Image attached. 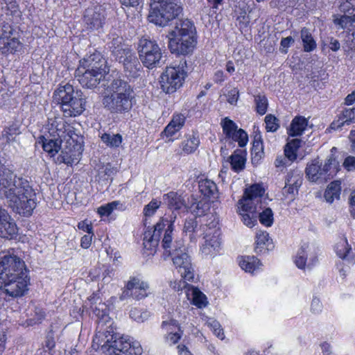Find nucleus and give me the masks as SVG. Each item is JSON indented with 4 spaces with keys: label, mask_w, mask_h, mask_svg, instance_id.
<instances>
[{
    "label": "nucleus",
    "mask_w": 355,
    "mask_h": 355,
    "mask_svg": "<svg viewBox=\"0 0 355 355\" xmlns=\"http://www.w3.org/2000/svg\"><path fill=\"white\" fill-rule=\"evenodd\" d=\"M35 193L29 181L0 163V198H5L14 211L30 216L36 207Z\"/></svg>",
    "instance_id": "1"
},
{
    "label": "nucleus",
    "mask_w": 355,
    "mask_h": 355,
    "mask_svg": "<svg viewBox=\"0 0 355 355\" xmlns=\"http://www.w3.org/2000/svg\"><path fill=\"white\" fill-rule=\"evenodd\" d=\"M28 269L18 249L0 252V290L13 298L21 297L28 291Z\"/></svg>",
    "instance_id": "2"
},
{
    "label": "nucleus",
    "mask_w": 355,
    "mask_h": 355,
    "mask_svg": "<svg viewBox=\"0 0 355 355\" xmlns=\"http://www.w3.org/2000/svg\"><path fill=\"white\" fill-rule=\"evenodd\" d=\"M133 89L128 82L114 79L107 86L103 97L104 107L112 114H125L132 107Z\"/></svg>",
    "instance_id": "3"
},
{
    "label": "nucleus",
    "mask_w": 355,
    "mask_h": 355,
    "mask_svg": "<svg viewBox=\"0 0 355 355\" xmlns=\"http://www.w3.org/2000/svg\"><path fill=\"white\" fill-rule=\"evenodd\" d=\"M176 214L173 212L170 216V219L167 218H162L161 220L154 226V230H147L144 234L143 245L146 250L149 251L150 254L156 252V249L159 245L161 237V233L164 230V234L162 241V246L168 255L174 252V250L179 246V243L182 241L173 242L172 232L173 225L176 218Z\"/></svg>",
    "instance_id": "4"
},
{
    "label": "nucleus",
    "mask_w": 355,
    "mask_h": 355,
    "mask_svg": "<svg viewBox=\"0 0 355 355\" xmlns=\"http://www.w3.org/2000/svg\"><path fill=\"white\" fill-rule=\"evenodd\" d=\"M104 322H98L99 337L105 336V340L102 345V350L109 355H119L120 353L128 355H141L143 352L140 344L137 342L130 343L128 339L114 333L112 325L104 328Z\"/></svg>",
    "instance_id": "5"
},
{
    "label": "nucleus",
    "mask_w": 355,
    "mask_h": 355,
    "mask_svg": "<svg viewBox=\"0 0 355 355\" xmlns=\"http://www.w3.org/2000/svg\"><path fill=\"white\" fill-rule=\"evenodd\" d=\"M195 33L196 28L191 21L179 20L168 34V48L171 53L178 55L191 53L196 42Z\"/></svg>",
    "instance_id": "6"
},
{
    "label": "nucleus",
    "mask_w": 355,
    "mask_h": 355,
    "mask_svg": "<svg viewBox=\"0 0 355 355\" xmlns=\"http://www.w3.org/2000/svg\"><path fill=\"white\" fill-rule=\"evenodd\" d=\"M106 73L105 59L100 54H94L80 61L76 77L83 87L93 88L100 83Z\"/></svg>",
    "instance_id": "7"
},
{
    "label": "nucleus",
    "mask_w": 355,
    "mask_h": 355,
    "mask_svg": "<svg viewBox=\"0 0 355 355\" xmlns=\"http://www.w3.org/2000/svg\"><path fill=\"white\" fill-rule=\"evenodd\" d=\"M53 101L60 104L66 117H74L85 110V98L80 90L75 91L71 85H60L53 93Z\"/></svg>",
    "instance_id": "8"
},
{
    "label": "nucleus",
    "mask_w": 355,
    "mask_h": 355,
    "mask_svg": "<svg viewBox=\"0 0 355 355\" xmlns=\"http://www.w3.org/2000/svg\"><path fill=\"white\" fill-rule=\"evenodd\" d=\"M264 193L263 188L254 184L245 190L243 198L239 200L243 213L241 214L244 224L250 227L257 222V211L262 209L261 197Z\"/></svg>",
    "instance_id": "9"
},
{
    "label": "nucleus",
    "mask_w": 355,
    "mask_h": 355,
    "mask_svg": "<svg viewBox=\"0 0 355 355\" xmlns=\"http://www.w3.org/2000/svg\"><path fill=\"white\" fill-rule=\"evenodd\" d=\"M181 12L182 7L176 0H151L148 20L155 25L165 26Z\"/></svg>",
    "instance_id": "10"
},
{
    "label": "nucleus",
    "mask_w": 355,
    "mask_h": 355,
    "mask_svg": "<svg viewBox=\"0 0 355 355\" xmlns=\"http://www.w3.org/2000/svg\"><path fill=\"white\" fill-rule=\"evenodd\" d=\"M187 64L185 60L174 62L167 67L161 76V88L166 94L175 92L182 86L185 77Z\"/></svg>",
    "instance_id": "11"
},
{
    "label": "nucleus",
    "mask_w": 355,
    "mask_h": 355,
    "mask_svg": "<svg viewBox=\"0 0 355 355\" xmlns=\"http://www.w3.org/2000/svg\"><path fill=\"white\" fill-rule=\"evenodd\" d=\"M139 54L141 62L148 68L156 67L161 63L162 53L155 41L141 38L139 44Z\"/></svg>",
    "instance_id": "12"
},
{
    "label": "nucleus",
    "mask_w": 355,
    "mask_h": 355,
    "mask_svg": "<svg viewBox=\"0 0 355 355\" xmlns=\"http://www.w3.org/2000/svg\"><path fill=\"white\" fill-rule=\"evenodd\" d=\"M173 256V262L180 273L182 278L193 282L194 279V269L191 262L190 257L185 252V248L183 243H179L174 252L171 254Z\"/></svg>",
    "instance_id": "13"
},
{
    "label": "nucleus",
    "mask_w": 355,
    "mask_h": 355,
    "mask_svg": "<svg viewBox=\"0 0 355 355\" xmlns=\"http://www.w3.org/2000/svg\"><path fill=\"white\" fill-rule=\"evenodd\" d=\"M49 133L51 137L64 142L82 140V137L75 132V128L63 119H54L49 124Z\"/></svg>",
    "instance_id": "14"
},
{
    "label": "nucleus",
    "mask_w": 355,
    "mask_h": 355,
    "mask_svg": "<svg viewBox=\"0 0 355 355\" xmlns=\"http://www.w3.org/2000/svg\"><path fill=\"white\" fill-rule=\"evenodd\" d=\"M83 139L76 141H69L64 142V146L61 147V153L57 157V162L64 163L71 166L74 163H78L80 159L83 151Z\"/></svg>",
    "instance_id": "15"
},
{
    "label": "nucleus",
    "mask_w": 355,
    "mask_h": 355,
    "mask_svg": "<svg viewBox=\"0 0 355 355\" xmlns=\"http://www.w3.org/2000/svg\"><path fill=\"white\" fill-rule=\"evenodd\" d=\"M334 162H335V159L332 157L327 159L323 166L319 160L313 161L306 168V175L308 179L311 182L327 181L330 178L331 173L329 172Z\"/></svg>",
    "instance_id": "16"
},
{
    "label": "nucleus",
    "mask_w": 355,
    "mask_h": 355,
    "mask_svg": "<svg viewBox=\"0 0 355 355\" xmlns=\"http://www.w3.org/2000/svg\"><path fill=\"white\" fill-rule=\"evenodd\" d=\"M149 285L147 282L141 281L137 277H132L128 281L121 295V300H124L130 297L137 300H140L147 297L150 293Z\"/></svg>",
    "instance_id": "17"
},
{
    "label": "nucleus",
    "mask_w": 355,
    "mask_h": 355,
    "mask_svg": "<svg viewBox=\"0 0 355 355\" xmlns=\"http://www.w3.org/2000/svg\"><path fill=\"white\" fill-rule=\"evenodd\" d=\"M105 11L101 6H94L85 10L84 21L87 28L97 30L103 26Z\"/></svg>",
    "instance_id": "18"
},
{
    "label": "nucleus",
    "mask_w": 355,
    "mask_h": 355,
    "mask_svg": "<svg viewBox=\"0 0 355 355\" xmlns=\"http://www.w3.org/2000/svg\"><path fill=\"white\" fill-rule=\"evenodd\" d=\"M116 60L123 63L124 73L127 77L135 78L140 75L141 65L132 50L125 51L121 58H118Z\"/></svg>",
    "instance_id": "19"
},
{
    "label": "nucleus",
    "mask_w": 355,
    "mask_h": 355,
    "mask_svg": "<svg viewBox=\"0 0 355 355\" xmlns=\"http://www.w3.org/2000/svg\"><path fill=\"white\" fill-rule=\"evenodd\" d=\"M220 248V232L218 230L206 232L205 243L201 247V252L205 256H215Z\"/></svg>",
    "instance_id": "20"
},
{
    "label": "nucleus",
    "mask_w": 355,
    "mask_h": 355,
    "mask_svg": "<svg viewBox=\"0 0 355 355\" xmlns=\"http://www.w3.org/2000/svg\"><path fill=\"white\" fill-rule=\"evenodd\" d=\"M107 40V45L116 59L121 58L125 51L131 50L123 42V38L114 33L108 35Z\"/></svg>",
    "instance_id": "21"
},
{
    "label": "nucleus",
    "mask_w": 355,
    "mask_h": 355,
    "mask_svg": "<svg viewBox=\"0 0 355 355\" xmlns=\"http://www.w3.org/2000/svg\"><path fill=\"white\" fill-rule=\"evenodd\" d=\"M302 175L298 171L290 172L287 175L285 187L283 189V194L286 197H288L289 195L293 197L297 193L298 189L302 185Z\"/></svg>",
    "instance_id": "22"
},
{
    "label": "nucleus",
    "mask_w": 355,
    "mask_h": 355,
    "mask_svg": "<svg viewBox=\"0 0 355 355\" xmlns=\"http://www.w3.org/2000/svg\"><path fill=\"white\" fill-rule=\"evenodd\" d=\"M162 200L170 209L180 210L186 207V202L182 196L175 191H170L164 194Z\"/></svg>",
    "instance_id": "23"
},
{
    "label": "nucleus",
    "mask_w": 355,
    "mask_h": 355,
    "mask_svg": "<svg viewBox=\"0 0 355 355\" xmlns=\"http://www.w3.org/2000/svg\"><path fill=\"white\" fill-rule=\"evenodd\" d=\"M7 216V218L0 220V236L11 239L17 234L18 229L15 221L8 213Z\"/></svg>",
    "instance_id": "24"
},
{
    "label": "nucleus",
    "mask_w": 355,
    "mask_h": 355,
    "mask_svg": "<svg viewBox=\"0 0 355 355\" xmlns=\"http://www.w3.org/2000/svg\"><path fill=\"white\" fill-rule=\"evenodd\" d=\"M272 244V239H270L268 232L261 230L257 232L254 248L257 254L268 251Z\"/></svg>",
    "instance_id": "25"
},
{
    "label": "nucleus",
    "mask_w": 355,
    "mask_h": 355,
    "mask_svg": "<svg viewBox=\"0 0 355 355\" xmlns=\"http://www.w3.org/2000/svg\"><path fill=\"white\" fill-rule=\"evenodd\" d=\"M162 327L163 329L168 332L166 340L170 342L171 344L177 343L181 338V334L175 331V329L180 331L176 320H171L169 321H164Z\"/></svg>",
    "instance_id": "26"
},
{
    "label": "nucleus",
    "mask_w": 355,
    "mask_h": 355,
    "mask_svg": "<svg viewBox=\"0 0 355 355\" xmlns=\"http://www.w3.org/2000/svg\"><path fill=\"white\" fill-rule=\"evenodd\" d=\"M186 295L188 300L198 308L204 307L207 305V297L198 288L193 286H189L188 290L186 291Z\"/></svg>",
    "instance_id": "27"
},
{
    "label": "nucleus",
    "mask_w": 355,
    "mask_h": 355,
    "mask_svg": "<svg viewBox=\"0 0 355 355\" xmlns=\"http://www.w3.org/2000/svg\"><path fill=\"white\" fill-rule=\"evenodd\" d=\"M354 122H355V109H345L338 119L331 124V128L337 130Z\"/></svg>",
    "instance_id": "28"
},
{
    "label": "nucleus",
    "mask_w": 355,
    "mask_h": 355,
    "mask_svg": "<svg viewBox=\"0 0 355 355\" xmlns=\"http://www.w3.org/2000/svg\"><path fill=\"white\" fill-rule=\"evenodd\" d=\"M42 148L44 151L48 153L51 156H54L61 149L62 144L64 141L59 139L52 137H42Z\"/></svg>",
    "instance_id": "29"
},
{
    "label": "nucleus",
    "mask_w": 355,
    "mask_h": 355,
    "mask_svg": "<svg viewBox=\"0 0 355 355\" xmlns=\"http://www.w3.org/2000/svg\"><path fill=\"white\" fill-rule=\"evenodd\" d=\"M199 190L202 195L208 198L218 197V188L214 182L209 179L201 180L198 183Z\"/></svg>",
    "instance_id": "30"
},
{
    "label": "nucleus",
    "mask_w": 355,
    "mask_h": 355,
    "mask_svg": "<svg viewBox=\"0 0 355 355\" xmlns=\"http://www.w3.org/2000/svg\"><path fill=\"white\" fill-rule=\"evenodd\" d=\"M307 125V119L302 116H295L291 123V127L288 130L289 135L292 137L301 135Z\"/></svg>",
    "instance_id": "31"
},
{
    "label": "nucleus",
    "mask_w": 355,
    "mask_h": 355,
    "mask_svg": "<svg viewBox=\"0 0 355 355\" xmlns=\"http://www.w3.org/2000/svg\"><path fill=\"white\" fill-rule=\"evenodd\" d=\"M99 137L103 143L109 148H118L122 143V136L117 133L100 132Z\"/></svg>",
    "instance_id": "32"
},
{
    "label": "nucleus",
    "mask_w": 355,
    "mask_h": 355,
    "mask_svg": "<svg viewBox=\"0 0 355 355\" xmlns=\"http://www.w3.org/2000/svg\"><path fill=\"white\" fill-rule=\"evenodd\" d=\"M199 144L200 140L196 134H189L186 135V139L182 143V149L185 153L190 154L197 149Z\"/></svg>",
    "instance_id": "33"
},
{
    "label": "nucleus",
    "mask_w": 355,
    "mask_h": 355,
    "mask_svg": "<svg viewBox=\"0 0 355 355\" xmlns=\"http://www.w3.org/2000/svg\"><path fill=\"white\" fill-rule=\"evenodd\" d=\"M232 168L235 172H239L243 170L245 164V158L243 152L241 150H236L230 157Z\"/></svg>",
    "instance_id": "34"
},
{
    "label": "nucleus",
    "mask_w": 355,
    "mask_h": 355,
    "mask_svg": "<svg viewBox=\"0 0 355 355\" xmlns=\"http://www.w3.org/2000/svg\"><path fill=\"white\" fill-rule=\"evenodd\" d=\"M340 183L339 181L331 182L324 192V198L328 202H333L335 199L338 200L340 195Z\"/></svg>",
    "instance_id": "35"
},
{
    "label": "nucleus",
    "mask_w": 355,
    "mask_h": 355,
    "mask_svg": "<svg viewBox=\"0 0 355 355\" xmlns=\"http://www.w3.org/2000/svg\"><path fill=\"white\" fill-rule=\"evenodd\" d=\"M241 268L245 272H253L261 265L260 261L254 256L242 257L239 261Z\"/></svg>",
    "instance_id": "36"
},
{
    "label": "nucleus",
    "mask_w": 355,
    "mask_h": 355,
    "mask_svg": "<svg viewBox=\"0 0 355 355\" xmlns=\"http://www.w3.org/2000/svg\"><path fill=\"white\" fill-rule=\"evenodd\" d=\"M303 48L305 52H311L316 48V43L311 33L306 28H303L300 32Z\"/></svg>",
    "instance_id": "37"
},
{
    "label": "nucleus",
    "mask_w": 355,
    "mask_h": 355,
    "mask_svg": "<svg viewBox=\"0 0 355 355\" xmlns=\"http://www.w3.org/2000/svg\"><path fill=\"white\" fill-rule=\"evenodd\" d=\"M257 218H259V221L261 224L270 227L273 223V213L270 208H264L263 204L262 203V209L257 211Z\"/></svg>",
    "instance_id": "38"
},
{
    "label": "nucleus",
    "mask_w": 355,
    "mask_h": 355,
    "mask_svg": "<svg viewBox=\"0 0 355 355\" xmlns=\"http://www.w3.org/2000/svg\"><path fill=\"white\" fill-rule=\"evenodd\" d=\"M256 111L260 115L266 113L268 106V99L264 94H258L254 96Z\"/></svg>",
    "instance_id": "39"
},
{
    "label": "nucleus",
    "mask_w": 355,
    "mask_h": 355,
    "mask_svg": "<svg viewBox=\"0 0 355 355\" xmlns=\"http://www.w3.org/2000/svg\"><path fill=\"white\" fill-rule=\"evenodd\" d=\"M309 248V245L304 244L297 253L295 263L297 267L300 269H304L305 268Z\"/></svg>",
    "instance_id": "40"
},
{
    "label": "nucleus",
    "mask_w": 355,
    "mask_h": 355,
    "mask_svg": "<svg viewBox=\"0 0 355 355\" xmlns=\"http://www.w3.org/2000/svg\"><path fill=\"white\" fill-rule=\"evenodd\" d=\"M351 247L349 245L346 239H342L336 245V252L337 255L344 259L349 257Z\"/></svg>",
    "instance_id": "41"
},
{
    "label": "nucleus",
    "mask_w": 355,
    "mask_h": 355,
    "mask_svg": "<svg viewBox=\"0 0 355 355\" xmlns=\"http://www.w3.org/2000/svg\"><path fill=\"white\" fill-rule=\"evenodd\" d=\"M12 35V28L6 24L0 28V51L2 53Z\"/></svg>",
    "instance_id": "42"
},
{
    "label": "nucleus",
    "mask_w": 355,
    "mask_h": 355,
    "mask_svg": "<svg viewBox=\"0 0 355 355\" xmlns=\"http://www.w3.org/2000/svg\"><path fill=\"white\" fill-rule=\"evenodd\" d=\"M228 138L237 141L240 147H244L248 141V134L243 129L236 130Z\"/></svg>",
    "instance_id": "43"
},
{
    "label": "nucleus",
    "mask_w": 355,
    "mask_h": 355,
    "mask_svg": "<svg viewBox=\"0 0 355 355\" xmlns=\"http://www.w3.org/2000/svg\"><path fill=\"white\" fill-rule=\"evenodd\" d=\"M221 125L223 127V132L227 137H230L232 133L238 130L235 123L228 118H225L222 121Z\"/></svg>",
    "instance_id": "44"
},
{
    "label": "nucleus",
    "mask_w": 355,
    "mask_h": 355,
    "mask_svg": "<svg viewBox=\"0 0 355 355\" xmlns=\"http://www.w3.org/2000/svg\"><path fill=\"white\" fill-rule=\"evenodd\" d=\"M334 21L336 25L343 29H349L350 27L353 26L354 23L353 18L347 15H343L340 18H336Z\"/></svg>",
    "instance_id": "45"
},
{
    "label": "nucleus",
    "mask_w": 355,
    "mask_h": 355,
    "mask_svg": "<svg viewBox=\"0 0 355 355\" xmlns=\"http://www.w3.org/2000/svg\"><path fill=\"white\" fill-rule=\"evenodd\" d=\"M20 133L19 128L16 125H11L3 131V137L8 142L15 141L16 136Z\"/></svg>",
    "instance_id": "46"
},
{
    "label": "nucleus",
    "mask_w": 355,
    "mask_h": 355,
    "mask_svg": "<svg viewBox=\"0 0 355 355\" xmlns=\"http://www.w3.org/2000/svg\"><path fill=\"white\" fill-rule=\"evenodd\" d=\"M279 120L272 114L265 117L266 129L268 132H275L279 127Z\"/></svg>",
    "instance_id": "47"
},
{
    "label": "nucleus",
    "mask_w": 355,
    "mask_h": 355,
    "mask_svg": "<svg viewBox=\"0 0 355 355\" xmlns=\"http://www.w3.org/2000/svg\"><path fill=\"white\" fill-rule=\"evenodd\" d=\"M162 202L157 199H153L144 208V213L146 216H153L156 210L160 207Z\"/></svg>",
    "instance_id": "48"
},
{
    "label": "nucleus",
    "mask_w": 355,
    "mask_h": 355,
    "mask_svg": "<svg viewBox=\"0 0 355 355\" xmlns=\"http://www.w3.org/2000/svg\"><path fill=\"white\" fill-rule=\"evenodd\" d=\"M21 43L18 39L15 37H10L8 42L6 44L5 49H3L2 53H13L18 50L20 47Z\"/></svg>",
    "instance_id": "49"
},
{
    "label": "nucleus",
    "mask_w": 355,
    "mask_h": 355,
    "mask_svg": "<svg viewBox=\"0 0 355 355\" xmlns=\"http://www.w3.org/2000/svg\"><path fill=\"white\" fill-rule=\"evenodd\" d=\"M130 315L135 320L139 322H143L150 316V314L148 311H142L135 309L130 311Z\"/></svg>",
    "instance_id": "50"
},
{
    "label": "nucleus",
    "mask_w": 355,
    "mask_h": 355,
    "mask_svg": "<svg viewBox=\"0 0 355 355\" xmlns=\"http://www.w3.org/2000/svg\"><path fill=\"white\" fill-rule=\"evenodd\" d=\"M185 122V116L182 114H174L171 121L169 122L173 127L176 128V130H180Z\"/></svg>",
    "instance_id": "51"
},
{
    "label": "nucleus",
    "mask_w": 355,
    "mask_h": 355,
    "mask_svg": "<svg viewBox=\"0 0 355 355\" xmlns=\"http://www.w3.org/2000/svg\"><path fill=\"white\" fill-rule=\"evenodd\" d=\"M208 324L211 327L214 333L216 335L217 337L220 338V339H223L224 333L223 329L220 328V324L218 321L212 320L208 322Z\"/></svg>",
    "instance_id": "52"
},
{
    "label": "nucleus",
    "mask_w": 355,
    "mask_h": 355,
    "mask_svg": "<svg viewBox=\"0 0 355 355\" xmlns=\"http://www.w3.org/2000/svg\"><path fill=\"white\" fill-rule=\"evenodd\" d=\"M295 42L294 39L291 36L284 37L282 39L280 42V51L282 53H286L288 52V47L293 44Z\"/></svg>",
    "instance_id": "53"
},
{
    "label": "nucleus",
    "mask_w": 355,
    "mask_h": 355,
    "mask_svg": "<svg viewBox=\"0 0 355 355\" xmlns=\"http://www.w3.org/2000/svg\"><path fill=\"white\" fill-rule=\"evenodd\" d=\"M197 227V221L195 218L186 220L184 225V231L186 233H193Z\"/></svg>",
    "instance_id": "54"
},
{
    "label": "nucleus",
    "mask_w": 355,
    "mask_h": 355,
    "mask_svg": "<svg viewBox=\"0 0 355 355\" xmlns=\"http://www.w3.org/2000/svg\"><path fill=\"white\" fill-rule=\"evenodd\" d=\"M239 90L233 88L230 90L227 94V101L232 105L236 104L239 99Z\"/></svg>",
    "instance_id": "55"
},
{
    "label": "nucleus",
    "mask_w": 355,
    "mask_h": 355,
    "mask_svg": "<svg viewBox=\"0 0 355 355\" xmlns=\"http://www.w3.org/2000/svg\"><path fill=\"white\" fill-rule=\"evenodd\" d=\"M340 9L344 12L355 10V0H342Z\"/></svg>",
    "instance_id": "56"
},
{
    "label": "nucleus",
    "mask_w": 355,
    "mask_h": 355,
    "mask_svg": "<svg viewBox=\"0 0 355 355\" xmlns=\"http://www.w3.org/2000/svg\"><path fill=\"white\" fill-rule=\"evenodd\" d=\"M322 304L320 300L317 297H314L311 301V311L314 314H318L322 311Z\"/></svg>",
    "instance_id": "57"
},
{
    "label": "nucleus",
    "mask_w": 355,
    "mask_h": 355,
    "mask_svg": "<svg viewBox=\"0 0 355 355\" xmlns=\"http://www.w3.org/2000/svg\"><path fill=\"white\" fill-rule=\"evenodd\" d=\"M343 166L348 171H355V157H347L344 160Z\"/></svg>",
    "instance_id": "58"
},
{
    "label": "nucleus",
    "mask_w": 355,
    "mask_h": 355,
    "mask_svg": "<svg viewBox=\"0 0 355 355\" xmlns=\"http://www.w3.org/2000/svg\"><path fill=\"white\" fill-rule=\"evenodd\" d=\"M186 279H183L178 282H174L173 283H171V286L175 289V291H180L183 288L186 289V291L188 290L189 286H191L190 284L187 283Z\"/></svg>",
    "instance_id": "59"
},
{
    "label": "nucleus",
    "mask_w": 355,
    "mask_h": 355,
    "mask_svg": "<svg viewBox=\"0 0 355 355\" xmlns=\"http://www.w3.org/2000/svg\"><path fill=\"white\" fill-rule=\"evenodd\" d=\"M78 229L82 230L84 232H87L88 234H94L92 231V225L91 223H89L87 220H83L78 223Z\"/></svg>",
    "instance_id": "60"
},
{
    "label": "nucleus",
    "mask_w": 355,
    "mask_h": 355,
    "mask_svg": "<svg viewBox=\"0 0 355 355\" xmlns=\"http://www.w3.org/2000/svg\"><path fill=\"white\" fill-rule=\"evenodd\" d=\"M108 206L110 207L112 212L115 209L123 211L125 209V204L119 200H115L109 202Z\"/></svg>",
    "instance_id": "61"
},
{
    "label": "nucleus",
    "mask_w": 355,
    "mask_h": 355,
    "mask_svg": "<svg viewBox=\"0 0 355 355\" xmlns=\"http://www.w3.org/2000/svg\"><path fill=\"white\" fill-rule=\"evenodd\" d=\"M179 130H176L175 127H173L172 124L168 123L163 132H162V135H164L166 137H169L174 135L177 132H178Z\"/></svg>",
    "instance_id": "62"
},
{
    "label": "nucleus",
    "mask_w": 355,
    "mask_h": 355,
    "mask_svg": "<svg viewBox=\"0 0 355 355\" xmlns=\"http://www.w3.org/2000/svg\"><path fill=\"white\" fill-rule=\"evenodd\" d=\"M296 150L293 149L292 148H289L286 146L284 149L285 156L290 160L293 161L296 159Z\"/></svg>",
    "instance_id": "63"
},
{
    "label": "nucleus",
    "mask_w": 355,
    "mask_h": 355,
    "mask_svg": "<svg viewBox=\"0 0 355 355\" xmlns=\"http://www.w3.org/2000/svg\"><path fill=\"white\" fill-rule=\"evenodd\" d=\"M349 211L351 216L355 218V191L352 193L349 199Z\"/></svg>",
    "instance_id": "64"
}]
</instances>
